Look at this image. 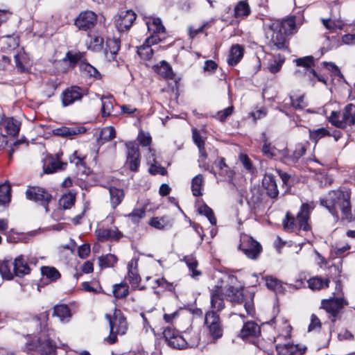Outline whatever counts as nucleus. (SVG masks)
I'll use <instances>...</instances> for the list:
<instances>
[{
  "label": "nucleus",
  "instance_id": "nucleus-42",
  "mask_svg": "<svg viewBox=\"0 0 355 355\" xmlns=\"http://www.w3.org/2000/svg\"><path fill=\"white\" fill-rule=\"evenodd\" d=\"M10 186L8 184H0V205H6L9 203L11 198Z\"/></svg>",
  "mask_w": 355,
  "mask_h": 355
},
{
  "label": "nucleus",
  "instance_id": "nucleus-59",
  "mask_svg": "<svg viewBox=\"0 0 355 355\" xmlns=\"http://www.w3.org/2000/svg\"><path fill=\"white\" fill-rule=\"evenodd\" d=\"M296 64L297 66H301L309 70L310 68L313 64V58L312 56H306L303 58H297L295 60Z\"/></svg>",
  "mask_w": 355,
  "mask_h": 355
},
{
  "label": "nucleus",
  "instance_id": "nucleus-22",
  "mask_svg": "<svg viewBox=\"0 0 355 355\" xmlns=\"http://www.w3.org/2000/svg\"><path fill=\"white\" fill-rule=\"evenodd\" d=\"M263 186L266 190L267 195L275 198L279 194L275 178L271 175H266L263 179Z\"/></svg>",
  "mask_w": 355,
  "mask_h": 355
},
{
  "label": "nucleus",
  "instance_id": "nucleus-39",
  "mask_svg": "<svg viewBox=\"0 0 355 355\" xmlns=\"http://www.w3.org/2000/svg\"><path fill=\"white\" fill-rule=\"evenodd\" d=\"M76 195L73 193H68L63 195L59 200V206L64 209H70L75 203Z\"/></svg>",
  "mask_w": 355,
  "mask_h": 355
},
{
  "label": "nucleus",
  "instance_id": "nucleus-56",
  "mask_svg": "<svg viewBox=\"0 0 355 355\" xmlns=\"http://www.w3.org/2000/svg\"><path fill=\"white\" fill-rule=\"evenodd\" d=\"M284 62V58H279L278 60L275 58L268 62V68L271 73H275L280 70Z\"/></svg>",
  "mask_w": 355,
  "mask_h": 355
},
{
  "label": "nucleus",
  "instance_id": "nucleus-25",
  "mask_svg": "<svg viewBox=\"0 0 355 355\" xmlns=\"http://www.w3.org/2000/svg\"><path fill=\"white\" fill-rule=\"evenodd\" d=\"M243 48L239 44H234L231 47L227 63L230 66L237 64L243 56Z\"/></svg>",
  "mask_w": 355,
  "mask_h": 355
},
{
  "label": "nucleus",
  "instance_id": "nucleus-34",
  "mask_svg": "<svg viewBox=\"0 0 355 355\" xmlns=\"http://www.w3.org/2000/svg\"><path fill=\"white\" fill-rule=\"evenodd\" d=\"M146 24L148 31L152 33V35H156V34L164 33L165 31V28L159 18H153L147 21Z\"/></svg>",
  "mask_w": 355,
  "mask_h": 355
},
{
  "label": "nucleus",
  "instance_id": "nucleus-1",
  "mask_svg": "<svg viewBox=\"0 0 355 355\" xmlns=\"http://www.w3.org/2000/svg\"><path fill=\"white\" fill-rule=\"evenodd\" d=\"M350 198L351 191L348 189L332 190L324 198H320V203L334 217L338 218V210H340L343 217L351 220L353 217Z\"/></svg>",
  "mask_w": 355,
  "mask_h": 355
},
{
  "label": "nucleus",
  "instance_id": "nucleus-5",
  "mask_svg": "<svg viewBox=\"0 0 355 355\" xmlns=\"http://www.w3.org/2000/svg\"><path fill=\"white\" fill-rule=\"evenodd\" d=\"M286 35L280 29L272 28V24L268 26L266 31L267 46L272 51L286 50L288 49V42Z\"/></svg>",
  "mask_w": 355,
  "mask_h": 355
},
{
  "label": "nucleus",
  "instance_id": "nucleus-29",
  "mask_svg": "<svg viewBox=\"0 0 355 355\" xmlns=\"http://www.w3.org/2000/svg\"><path fill=\"white\" fill-rule=\"evenodd\" d=\"M276 349L279 355H301L305 351V349L301 351L293 344L277 345Z\"/></svg>",
  "mask_w": 355,
  "mask_h": 355
},
{
  "label": "nucleus",
  "instance_id": "nucleus-33",
  "mask_svg": "<svg viewBox=\"0 0 355 355\" xmlns=\"http://www.w3.org/2000/svg\"><path fill=\"white\" fill-rule=\"evenodd\" d=\"M109 191L111 205L113 208H115L122 202L124 198L123 190L116 187H110Z\"/></svg>",
  "mask_w": 355,
  "mask_h": 355
},
{
  "label": "nucleus",
  "instance_id": "nucleus-12",
  "mask_svg": "<svg viewBox=\"0 0 355 355\" xmlns=\"http://www.w3.org/2000/svg\"><path fill=\"white\" fill-rule=\"evenodd\" d=\"M163 335L168 345L173 348L183 349L187 345L184 338L173 329L170 327L165 329Z\"/></svg>",
  "mask_w": 355,
  "mask_h": 355
},
{
  "label": "nucleus",
  "instance_id": "nucleus-30",
  "mask_svg": "<svg viewBox=\"0 0 355 355\" xmlns=\"http://www.w3.org/2000/svg\"><path fill=\"white\" fill-rule=\"evenodd\" d=\"M251 10L246 1H239L234 9V16L237 19H243L250 15Z\"/></svg>",
  "mask_w": 355,
  "mask_h": 355
},
{
  "label": "nucleus",
  "instance_id": "nucleus-63",
  "mask_svg": "<svg viewBox=\"0 0 355 355\" xmlns=\"http://www.w3.org/2000/svg\"><path fill=\"white\" fill-rule=\"evenodd\" d=\"M126 164L130 171H137L140 165L139 157H127Z\"/></svg>",
  "mask_w": 355,
  "mask_h": 355
},
{
  "label": "nucleus",
  "instance_id": "nucleus-49",
  "mask_svg": "<svg viewBox=\"0 0 355 355\" xmlns=\"http://www.w3.org/2000/svg\"><path fill=\"white\" fill-rule=\"evenodd\" d=\"M117 261L115 255L107 254L98 258V263L101 268L113 267Z\"/></svg>",
  "mask_w": 355,
  "mask_h": 355
},
{
  "label": "nucleus",
  "instance_id": "nucleus-28",
  "mask_svg": "<svg viewBox=\"0 0 355 355\" xmlns=\"http://www.w3.org/2000/svg\"><path fill=\"white\" fill-rule=\"evenodd\" d=\"M67 163L62 162L58 159L53 158L47 159L43 166L44 172L45 173H53L58 170L64 169Z\"/></svg>",
  "mask_w": 355,
  "mask_h": 355
},
{
  "label": "nucleus",
  "instance_id": "nucleus-17",
  "mask_svg": "<svg viewBox=\"0 0 355 355\" xmlns=\"http://www.w3.org/2000/svg\"><path fill=\"white\" fill-rule=\"evenodd\" d=\"M138 259L132 258L128 264V280L133 288H137L141 281L140 275L138 273Z\"/></svg>",
  "mask_w": 355,
  "mask_h": 355
},
{
  "label": "nucleus",
  "instance_id": "nucleus-46",
  "mask_svg": "<svg viewBox=\"0 0 355 355\" xmlns=\"http://www.w3.org/2000/svg\"><path fill=\"white\" fill-rule=\"evenodd\" d=\"M263 144L262 146L263 153L268 157H273L277 155V150L275 147L271 146L268 142V139L265 133L262 134Z\"/></svg>",
  "mask_w": 355,
  "mask_h": 355
},
{
  "label": "nucleus",
  "instance_id": "nucleus-45",
  "mask_svg": "<svg viewBox=\"0 0 355 355\" xmlns=\"http://www.w3.org/2000/svg\"><path fill=\"white\" fill-rule=\"evenodd\" d=\"M116 137L115 129L112 126H107L101 130L99 142L103 144L104 142L111 141Z\"/></svg>",
  "mask_w": 355,
  "mask_h": 355
},
{
  "label": "nucleus",
  "instance_id": "nucleus-60",
  "mask_svg": "<svg viewBox=\"0 0 355 355\" xmlns=\"http://www.w3.org/2000/svg\"><path fill=\"white\" fill-rule=\"evenodd\" d=\"M291 102L292 106L295 109L302 110L306 106V103L304 101V97L303 95L299 96L297 97H291Z\"/></svg>",
  "mask_w": 355,
  "mask_h": 355
},
{
  "label": "nucleus",
  "instance_id": "nucleus-4",
  "mask_svg": "<svg viewBox=\"0 0 355 355\" xmlns=\"http://www.w3.org/2000/svg\"><path fill=\"white\" fill-rule=\"evenodd\" d=\"M328 120L333 125L341 129L355 125V105L347 104L341 112L332 111Z\"/></svg>",
  "mask_w": 355,
  "mask_h": 355
},
{
  "label": "nucleus",
  "instance_id": "nucleus-18",
  "mask_svg": "<svg viewBox=\"0 0 355 355\" xmlns=\"http://www.w3.org/2000/svg\"><path fill=\"white\" fill-rule=\"evenodd\" d=\"M224 290L222 286H216L211 293V306L213 309L217 311H221L224 306V301L223 298Z\"/></svg>",
  "mask_w": 355,
  "mask_h": 355
},
{
  "label": "nucleus",
  "instance_id": "nucleus-40",
  "mask_svg": "<svg viewBox=\"0 0 355 355\" xmlns=\"http://www.w3.org/2000/svg\"><path fill=\"white\" fill-rule=\"evenodd\" d=\"M203 186V177L199 174L195 176L191 181V191L195 196H202V188Z\"/></svg>",
  "mask_w": 355,
  "mask_h": 355
},
{
  "label": "nucleus",
  "instance_id": "nucleus-9",
  "mask_svg": "<svg viewBox=\"0 0 355 355\" xmlns=\"http://www.w3.org/2000/svg\"><path fill=\"white\" fill-rule=\"evenodd\" d=\"M87 95V89L73 85L65 89L61 94L62 105L67 107L81 101L83 96Z\"/></svg>",
  "mask_w": 355,
  "mask_h": 355
},
{
  "label": "nucleus",
  "instance_id": "nucleus-58",
  "mask_svg": "<svg viewBox=\"0 0 355 355\" xmlns=\"http://www.w3.org/2000/svg\"><path fill=\"white\" fill-rule=\"evenodd\" d=\"M149 224L153 227L162 230L166 227L168 223L164 217H155L150 220Z\"/></svg>",
  "mask_w": 355,
  "mask_h": 355
},
{
  "label": "nucleus",
  "instance_id": "nucleus-41",
  "mask_svg": "<svg viewBox=\"0 0 355 355\" xmlns=\"http://www.w3.org/2000/svg\"><path fill=\"white\" fill-rule=\"evenodd\" d=\"M309 139L316 144L320 139L331 135V132L324 128L309 130Z\"/></svg>",
  "mask_w": 355,
  "mask_h": 355
},
{
  "label": "nucleus",
  "instance_id": "nucleus-53",
  "mask_svg": "<svg viewBox=\"0 0 355 355\" xmlns=\"http://www.w3.org/2000/svg\"><path fill=\"white\" fill-rule=\"evenodd\" d=\"M266 286L275 292H280L282 289V282L272 277H266Z\"/></svg>",
  "mask_w": 355,
  "mask_h": 355
},
{
  "label": "nucleus",
  "instance_id": "nucleus-64",
  "mask_svg": "<svg viewBox=\"0 0 355 355\" xmlns=\"http://www.w3.org/2000/svg\"><path fill=\"white\" fill-rule=\"evenodd\" d=\"M156 286H153V288H155L157 287H161L165 290L168 291H172L173 290L174 287L172 283L168 282L166 279H165L164 277L158 278L155 281Z\"/></svg>",
  "mask_w": 355,
  "mask_h": 355
},
{
  "label": "nucleus",
  "instance_id": "nucleus-26",
  "mask_svg": "<svg viewBox=\"0 0 355 355\" xmlns=\"http://www.w3.org/2000/svg\"><path fill=\"white\" fill-rule=\"evenodd\" d=\"M225 295L233 303L240 304L243 302V291L232 286H228L225 289Z\"/></svg>",
  "mask_w": 355,
  "mask_h": 355
},
{
  "label": "nucleus",
  "instance_id": "nucleus-36",
  "mask_svg": "<svg viewBox=\"0 0 355 355\" xmlns=\"http://www.w3.org/2000/svg\"><path fill=\"white\" fill-rule=\"evenodd\" d=\"M80 71L85 76L92 77L96 80L101 78L100 72L88 62H82L80 64Z\"/></svg>",
  "mask_w": 355,
  "mask_h": 355
},
{
  "label": "nucleus",
  "instance_id": "nucleus-48",
  "mask_svg": "<svg viewBox=\"0 0 355 355\" xmlns=\"http://www.w3.org/2000/svg\"><path fill=\"white\" fill-rule=\"evenodd\" d=\"M66 58L73 64L79 63L80 65L82 62H86L85 53L82 52L69 51L66 54Z\"/></svg>",
  "mask_w": 355,
  "mask_h": 355
},
{
  "label": "nucleus",
  "instance_id": "nucleus-43",
  "mask_svg": "<svg viewBox=\"0 0 355 355\" xmlns=\"http://www.w3.org/2000/svg\"><path fill=\"white\" fill-rule=\"evenodd\" d=\"M101 101L103 116H107L111 115L114 109V100L112 97H103L101 98Z\"/></svg>",
  "mask_w": 355,
  "mask_h": 355
},
{
  "label": "nucleus",
  "instance_id": "nucleus-44",
  "mask_svg": "<svg viewBox=\"0 0 355 355\" xmlns=\"http://www.w3.org/2000/svg\"><path fill=\"white\" fill-rule=\"evenodd\" d=\"M189 270L192 272V277H196L201 275V272L196 269L198 263L196 258L192 255L185 256L183 259Z\"/></svg>",
  "mask_w": 355,
  "mask_h": 355
},
{
  "label": "nucleus",
  "instance_id": "nucleus-38",
  "mask_svg": "<svg viewBox=\"0 0 355 355\" xmlns=\"http://www.w3.org/2000/svg\"><path fill=\"white\" fill-rule=\"evenodd\" d=\"M155 71L158 74L165 78L171 80L174 78L175 75L173 73L172 68L165 61H162L160 62V64L157 65L155 67Z\"/></svg>",
  "mask_w": 355,
  "mask_h": 355
},
{
  "label": "nucleus",
  "instance_id": "nucleus-15",
  "mask_svg": "<svg viewBox=\"0 0 355 355\" xmlns=\"http://www.w3.org/2000/svg\"><path fill=\"white\" fill-rule=\"evenodd\" d=\"M272 28L284 31L285 35L293 34L297 31L295 17H291L282 21L277 20L271 23Z\"/></svg>",
  "mask_w": 355,
  "mask_h": 355
},
{
  "label": "nucleus",
  "instance_id": "nucleus-32",
  "mask_svg": "<svg viewBox=\"0 0 355 355\" xmlns=\"http://www.w3.org/2000/svg\"><path fill=\"white\" fill-rule=\"evenodd\" d=\"M38 351L40 355H56V346L53 340L46 339L40 341Z\"/></svg>",
  "mask_w": 355,
  "mask_h": 355
},
{
  "label": "nucleus",
  "instance_id": "nucleus-11",
  "mask_svg": "<svg viewBox=\"0 0 355 355\" xmlns=\"http://www.w3.org/2000/svg\"><path fill=\"white\" fill-rule=\"evenodd\" d=\"M97 22V15L91 10L81 12L75 20V25L80 30L87 31L94 27Z\"/></svg>",
  "mask_w": 355,
  "mask_h": 355
},
{
  "label": "nucleus",
  "instance_id": "nucleus-61",
  "mask_svg": "<svg viewBox=\"0 0 355 355\" xmlns=\"http://www.w3.org/2000/svg\"><path fill=\"white\" fill-rule=\"evenodd\" d=\"M137 139L143 146H149L151 144V137L148 132L141 130L139 132Z\"/></svg>",
  "mask_w": 355,
  "mask_h": 355
},
{
  "label": "nucleus",
  "instance_id": "nucleus-13",
  "mask_svg": "<svg viewBox=\"0 0 355 355\" xmlns=\"http://www.w3.org/2000/svg\"><path fill=\"white\" fill-rule=\"evenodd\" d=\"M136 14L131 10L121 11L116 19V27L119 32H124L132 26Z\"/></svg>",
  "mask_w": 355,
  "mask_h": 355
},
{
  "label": "nucleus",
  "instance_id": "nucleus-16",
  "mask_svg": "<svg viewBox=\"0 0 355 355\" xmlns=\"http://www.w3.org/2000/svg\"><path fill=\"white\" fill-rule=\"evenodd\" d=\"M86 129L81 125L61 126L53 130L55 136L71 139L73 136L85 132Z\"/></svg>",
  "mask_w": 355,
  "mask_h": 355
},
{
  "label": "nucleus",
  "instance_id": "nucleus-55",
  "mask_svg": "<svg viewBox=\"0 0 355 355\" xmlns=\"http://www.w3.org/2000/svg\"><path fill=\"white\" fill-rule=\"evenodd\" d=\"M214 164H216V167L218 168V169L220 170V175L230 177L231 173L229 171V167L225 163V158L220 157L217 159L214 162Z\"/></svg>",
  "mask_w": 355,
  "mask_h": 355
},
{
  "label": "nucleus",
  "instance_id": "nucleus-27",
  "mask_svg": "<svg viewBox=\"0 0 355 355\" xmlns=\"http://www.w3.org/2000/svg\"><path fill=\"white\" fill-rule=\"evenodd\" d=\"M96 236L101 240H118L122 237L123 234L116 227H114L110 229H99L96 231Z\"/></svg>",
  "mask_w": 355,
  "mask_h": 355
},
{
  "label": "nucleus",
  "instance_id": "nucleus-21",
  "mask_svg": "<svg viewBox=\"0 0 355 355\" xmlns=\"http://www.w3.org/2000/svg\"><path fill=\"white\" fill-rule=\"evenodd\" d=\"M120 49V41L116 38H109L106 41L105 56L108 61L115 60L116 55Z\"/></svg>",
  "mask_w": 355,
  "mask_h": 355
},
{
  "label": "nucleus",
  "instance_id": "nucleus-14",
  "mask_svg": "<svg viewBox=\"0 0 355 355\" xmlns=\"http://www.w3.org/2000/svg\"><path fill=\"white\" fill-rule=\"evenodd\" d=\"M161 41V39L157 35H151L148 37L145 42L138 47L137 53L140 56L141 58L144 60H150L153 57V50L151 49L150 46L153 44H157Z\"/></svg>",
  "mask_w": 355,
  "mask_h": 355
},
{
  "label": "nucleus",
  "instance_id": "nucleus-51",
  "mask_svg": "<svg viewBox=\"0 0 355 355\" xmlns=\"http://www.w3.org/2000/svg\"><path fill=\"white\" fill-rule=\"evenodd\" d=\"M114 296L116 298H123L128 294V286L126 284H115L113 288Z\"/></svg>",
  "mask_w": 355,
  "mask_h": 355
},
{
  "label": "nucleus",
  "instance_id": "nucleus-19",
  "mask_svg": "<svg viewBox=\"0 0 355 355\" xmlns=\"http://www.w3.org/2000/svg\"><path fill=\"white\" fill-rule=\"evenodd\" d=\"M260 334V327L254 321H248L244 323L240 331V336L243 339H245L250 337H257Z\"/></svg>",
  "mask_w": 355,
  "mask_h": 355
},
{
  "label": "nucleus",
  "instance_id": "nucleus-8",
  "mask_svg": "<svg viewBox=\"0 0 355 355\" xmlns=\"http://www.w3.org/2000/svg\"><path fill=\"white\" fill-rule=\"evenodd\" d=\"M26 197L40 204L44 207L46 212H49L48 205L52 199V196L47 191L38 187H28L26 191Z\"/></svg>",
  "mask_w": 355,
  "mask_h": 355
},
{
  "label": "nucleus",
  "instance_id": "nucleus-62",
  "mask_svg": "<svg viewBox=\"0 0 355 355\" xmlns=\"http://www.w3.org/2000/svg\"><path fill=\"white\" fill-rule=\"evenodd\" d=\"M321 327L322 323L318 317L315 314H312L311 315V322L309 325L308 331H318L320 329Z\"/></svg>",
  "mask_w": 355,
  "mask_h": 355
},
{
  "label": "nucleus",
  "instance_id": "nucleus-35",
  "mask_svg": "<svg viewBox=\"0 0 355 355\" xmlns=\"http://www.w3.org/2000/svg\"><path fill=\"white\" fill-rule=\"evenodd\" d=\"M0 273L3 279H11L15 275L12 261H3L0 263Z\"/></svg>",
  "mask_w": 355,
  "mask_h": 355
},
{
  "label": "nucleus",
  "instance_id": "nucleus-31",
  "mask_svg": "<svg viewBox=\"0 0 355 355\" xmlns=\"http://www.w3.org/2000/svg\"><path fill=\"white\" fill-rule=\"evenodd\" d=\"M53 316H57L62 322H68L71 317V311L67 305H56L53 308Z\"/></svg>",
  "mask_w": 355,
  "mask_h": 355
},
{
  "label": "nucleus",
  "instance_id": "nucleus-47",
  "mask_svg": "<svg viewBox=\"0 0 355 355\" xmlns=\"http://www.w3.org/2000/svg\"><path fill=\"white\" fill-rule=\"evenodd\" d=\"M41 272L43 276L51 281H56L60 277L59 271L54 267L43 266L41 268Z\"/></svg>",
  "mask_w": 355,
  "mask_h": 355
},
{
  "label": "nucleus",
  "instance_id": "nucleus-3",
  "mask_svg": "<svg viewBox=\"0 0 355 355\" xmlns=\"http://www.w3.org/2000/svg\"><path fill=\"white\" fill-rule=\"evenodd\" d=\"M106 319L109 322L110 332L105 339L109 344H114L117 340V335H123L128 329L125 318L119 309H115L112 315L107 314Z\"/></svg>",
  "mask_w": 355,
  "mask_h": 355
},
{
  "label": "nucleus",
  "instance_id": "nucleus-7",
  "mask_svg": "<svg viewBox=\"0 0 355 355\" xmlns=\"http://www.w3.org/2000/svg\"><path fill=\"white\" fill-rule=\"evenodd\" d=\"M239 249L251 259H257L262 251L261 244L246 234L241 236Z\"/></svg>",
  "mask_w": 355,
  "mask_h": 355
},
{
  "label": "nucleus",
  "instance_id": "nucleus-50",
  "mask_svg": "<svg viewBox=\"0 0 355 355\" xmlns=\"http://www.w3.org/2000/svg\"><path fill=\"white\" fill-rule=\"evenodd\" d=\"M198 148L200 153V158L198 159L200 166H203L205 170L209 171L216 176V172L212 168L210 169L209 165L205 162V159L207 158V154L205 148V145H200L198 146Z\"/></svg>",
  "mask_w": 355,
  "mask_h": 355
},
{
  "label": "nucleus",
  "instance_id": "nucleus-20",
  "mask_svg": "<svg viewBox=\"0 0 355 355\" xmlns=\"http://www.w3.org/2000/svg\"><path fill=\"white\" fill-rule=\"evenodd\" d=\"M0 128L6 135L16 136L19 132V124L13 118H6L0 122Z\"/></svg>",
  "mask_w": 355,
  "mask_h": 355
},
{
  "label": "nucleus",
  "instance_id": "nucleus-52",
  "mask_svg": "<svg viewBox=\"0 0 355 355\" xmlns=\"http://www.w3.org/2000/svg\"><path fill=\"white\" fill-rule=\"evenodd\" d=\"M146 215V208H136L132 210L127 216L134 223H138Z\"/></svg>",
  "mask_w": 355,
  "mask_h": 355
},
{
  "label": "nucleus",
  "instance_id": "nucleus-23",
  "mask_svg": "<svg viewBox=\"0 0 355 355\" xmlns=\"http://www.w3.org/2000/svg\"><path fill=\"white\" fill-rule=\"evenodd\" d=\"M12 264L14 267V272H15V276L22 277L24 275L28 274L31 271L29 266H28L22 255L15 258V261L12 262Z\"/></svg>",
  "mask_w": 355,
  "mask_h": 355
},
{
  "label": "nucleus",
  "instance_id": "nucleus-24",
  "mask_svg": "<svg viewBox=\"0 0 355 355\" xmlns=\"http://www.w3.org/2000/svg\"><path fill=\"white\" fill-rule=\"evenodd\" d=\"M306 153V148L302 144H297L295 146V149L290 154V151L286 149L282 153L284 159L291 161L293 162H297L302 156Z\"/></svg>",
  "mask_w": 355,
  "mask_h": 355
},
{
  "label": "nucleus",
  "instance_id": "nucleus-2",
  "mask_svg": "<svg viewBox=\"0 0 355 355\" xmlns=\"http://www.w3.org/2000/svg\"><path fill=\"white\" fill-rule=\"evenodd\" d=\"M314 207L308 203L302 205L300 211L294 217L290 212H287L285 218L282 221L284 229L290 232H300L303 230L308 232L311 230V226L309 223V216L311 211Z\"/></svg>",
  "mask_w": 355,
  "mask_h": 355
},
{
  "label": "nucleus",
  "instance_id": "nucleus-54",
  "mask_svg": "<svg viewBox=\"0 0 355 355\" xmlns=\"http://www.w3.org/2000/svg\"><path fill=\"white\" fill-rule=\"evenodd\" d=\"M199 212L200 214L205 216L211 225H215L216 224V219L214 217V212L207 205L201 206L199 208Z\"/></svg>",
  "mask_w": 355,
  "mask_h": 355
},
{
  "label": "nucleus",
  "instance_id": "nucleus-37",
  "mask_svg": "<svg viewBox=\"0 0 355 355\" xmlns=\"http://www.w3.org/2000/svg\"><path fill=\"white\" fill-rule=\"evenodd\" d=\"M308 286L309 287L313 290H320L324 288H328L329 284V279H323L321 277H314L310 278L308 281Z\"/></svg>",
  "mask_w": 355,
  "mask_h": 355
},
{
  "label": "nucleus",
  "instance_id": "nucleus-6",
  "mask_svg": "<svg viewBox=\"0 0 355 355\" xmlns=\"http://www.w3.org/2000/svg\"><path fill=\"white\" fill-rule=\"evenodd\" d=\"M205 324L209 329V335L214 340H217L223 336V327L219 315L215 311L206 313Z\"/></svg>",
  "mask_w": 355,
  "mask_h": 355
},
{
  "label": "nucleus",
  "instance_id": "nucleus-10",
  "mask_svg": "<svg viewBox=\"0 0 355 355\" xmlns=\"http://www.w3.org/2000/svg\"><path fill=\"white\" fill-rule=\"evenodd\" d=\"M347 305V301L342 297H332L327 300H322L321 302V308L329 313L335 322V318L341 311L345 306Z\"/></svg>",
  "mask_w": 355,
  "mask_h": 355
},
{
  "label": "nucleus",
  "instance_id": "nucleus-57",
  "mask_svg": "<svg viewBox=\"0 0 355 355\" xmlns=\"http://www.w3.org/2000/svg\"><path fill=\"white\" fill-rule=\"evenodd\" d=\"M127 148V157H139V146L133 141L125 144Z\"/></svg>",
  "mask_w": 355,
  "mask_h": 355
}]
</instances>
